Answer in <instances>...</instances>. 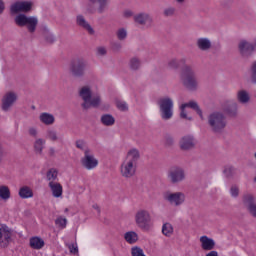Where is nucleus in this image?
Instances as JSON below:
<instances>
[{"mask_svg":"<svg viewBox=\"0 0 256 256\" xmlns=\"http://www.w3.org/2000/svg\"><path fill=\"white\" fill-rule=\"evenodd\" d=\"M124 239L126 243L133 245L139 241V235L135 231H129L124 234Z\"/></svg>","mask_w":256,"mask_h":256,"instance_id":"29","label":"nucleus"},{"mask_svg":"<svg viewBox=\"0 0 256 256\" xmlns=\"http://www.w3.org/2000/svg\"><path fill=\"white\" fill-rule=\"evenodd\" d=\"M96 53L97 55H99L100 57H103L105 55H107V49L103 46H100L96 49Z\"/></svg>","mask_w":256,"mask_h":256,"instance_id":"49","label":"nucleus"},{"mask_svg":"<svg viewBox=\"0 0 256 256\" xmlns=\"http://www.w3.org/2000/svg\"><path fill=\"white\" fill-rule=\"evenodd\" d=\"M117 39L119 41H125L127 39V29L120 28L116 32Z\"/></svg>","mask_w":256,"mask_h":256,"instance_id":"40","label":"nucleus"},{"mask_svg":"<svg viewBox=\"0 0 256 256\" xmlns=\"http://www.w3.org/2000/svg\"><path fill=\"white\" fill-rule=\"evenodd\" d=\"M18 195L21 199H31L33 197V190L29 186H23L20 188Z\"/></svg>","mask_w":256,"mask_h":256,"instance_id":"31","label":"nucleus"},{"mask_svg":"<svg viewBox=\"0 0 256 256\" xmlns=\"http://www.w3.org/2000/svg\"><path fill=\"white\" fill-rule=\"evenodd\" d=\"M236 99L242 105H247L251 101V96L247 90H239L236 94Z\"/></svg>","mask_w":256,"mask_h":256,"instance_id":"27","label":"nucleus"},{"mask_svg":"<svg viewBox=\"0 0 256 256\" xmlns=\"http://www.w3.org/2000/svg\"><path fill=\"white\" fill-rule=\"evenodd\" d=\"M134 23L143 27L145 25L151 27V25H153V17L147 12H140L134 15Z\"/></svg>","mask_w":256,"mask_h":256,"instance_id":"18","label":"nucleus"},{"mask_svg":"<svg viewBox=\"0 0 256 256\" xmlns=\"http://www.w3.org/2000/svg\"><path fill=\"white\" fill-rule=\"evenodd\" d=\"M164 141L166 147H173L175 145V138L171 134H165Z\"/></svg>","mask_w":256,"mask_h":256,"instance_id":"41","label":"nucleus"},{"mask_svg":"<svg viewBox=\"0 0 256 256\" xmlns=\"http://www.w3.org/2000/svg\"><path fill=\"white\" fill-rule=\"evenodd\" d=\"M17 99H19L17 93L13 91L6 92L1 99V110L4 113H9L13 109V105L17 103Z\"/></svg>","mask_w":256,"mask_h":256,"instance_id":"10","label":"nucleus"},{"mask_svg":"<svg viewBox=\"0 0 256 256\" xmlns=\"http://www.w3.org/2000/svg\"><path fill=\"white\" fill-rule=\"evenodd\" d=\"M82 167L87 169L88 171H91V169H95L97 165H99V160L96 159V157L91 154V150L86 149L84 151V157L81 158Z\"/></svg>","mask_w":256,"mask_h":256,"instance_id":"17","label":"nucleus"},{"mask_svg":"<svg viewBox=\"0 0 256 256\" xmlns=\"http://www.w3.org/2000/svg\"><path fill=\"white\" fill-rule=\"evenodd\" d=\"M122 45L119 42L112 43V49L113 51H121Z\"/></svg>","mask_w":256,"mask_h":256,"instance_id":"54","label":"nucleus"},{"mask_svg":"<svg viewBox=\"0 0 256 256\" xmlns=\"http://www.w3.org/2000/svg\"><path fill=\"white\" fill-rule=\"evenodd\" d=\"M237 47L240 57L242 59H249V57H253V53L256 51V41L251 43L246 39H241Z\"/></svg>","mask_w":256,"mask_h":256,"instance_id":"9","label":"nucleus"},{"mask_svg":"<svg viewBox=\"0 0 256 256\" xmlns=\"http://www.w3.org/2000/svg\"><path fill=\"white\" fill-rule=\"evenodd\" d=\"M168 179L173 185H177V183H182L185 181V169L174 166L168 172Z\"/></svg>","mask_w":256,"mask_h":256,"instance_id":"15","label":"nucleus"},{"mask_svg":"<svg viewBox=\"0 0 256 256\" xmlns=\"http://www.w3.org/2000/svg\"><path fill=\"white\" fill-rule=\"evenodd\" d=\"M56 225H58V227H60L61 229H65V227H67V218H63V217H58L55 220Z\"/></svg>","mask_w":256,"mask_h":256,"instance_id":"46","label":"nucleus"},{"mask_svg":"<svg viewBox=\"0 0 256 256\" xmlns=\"http://www.w3.org/2000/svg\"><path fill=\"white\" fill-rule=\"evenodd\" d=\"M43 145H45V140L42 138H38L34 142V151L38 155H42L43 153Z\"/></svg>","mask_w":256,"mask_h":256,"instance_id":"36","label":"nucleus"},{"mask_svg":"<svg viewBox=\"0 0 256 256\" xmlns=\"http://www.w3.org/2000/svg\"><path fill=\"white\" fill-rule=\"evenodd\" d=\"M131 255L132 256H146L145 253H143V249L139 246H134L131 248Z\"/></svg>","mask_w":256,"mask_h":256,"instance_id":"44","label":"nucleus"},{"mask_svg":"<svg viewBox=\"0 0 256 256\" xmlns=\"http://www.w3.org/2000/svg\"><path fill=\"white\" fill-rule=\"evenodd\" d=\"M251 73L252 83L256 84V61H254L251 65Z\"/></svg>","mask_w":256,"mask_h":256,"instance_id":"47","label":"nucleus"},{"mask_svg":"<svg viewBox=\"0 0 256 256\" xmlns=\"http://www.w3.org/2000/svg\"><path fill=\"white\" fill-rule=\"evenodd\" d=\"M3 11H5V2L0 0V15H3Z\"/></svg>","mask_w":256,"mask_h":256,"instance_id":"55","label":"nucleus"},{"mask_svg":"<svg viewBox=\"0 0 256 256\" xmlns=\"http://www.w3.org/2000/svg\"><path fill=\"white\" fill-rule=\"evenodd\" d=\"M45 137H46V139H48L49 141H52L53 143H55L57 141H62L61 137H59V135L57 134V132L53 128H49L46 131V136Z\"/></svg>","mask_w":256,"mask_h":256,"instance_id":"32","label":"nucleus"},{"mask_svg":"<svg viewBox=\"0 0 256 256\" xmlns=\"http://www.w3.org/2000/svg\"><path fill=\"white\" fill-rule=\"evenodd\" d=\"M163 198L170 205H174V207H181L183 203H185V193L183 192H165L163 194Z\"/></svg>","mask_w":256,"mask_h":256,"instance_id":"13","label":"nucleus"},{"mask_svg":"<svg viewBox=\"0 0 256 256\" xmlns=\"http://www.w3.org/2000/svg\"><path fill=\"white\" fill-rule=\"evenodd\" d=\"M196 47L199 51H211V49H213V42L207 37H201L196 40Z\"/></svg>","mask_w":256,"mask_h":256,"instance_id":"21","label":"nucleus"},{"mask_svg":"<svg viewBox=\"0 0 256 256\" xmlns=\"http://www.w3.org/2000/svg\"><path fill=\"white\" fill-rule=\"evenodd\" d=\"M135 223L139 229H149V225H151V214L147 210H138L135 214Z\"/></svg>","mask_w":256,"mask_h":256,"instance_id":"11","label":"nucleus"},{"mask_svg":"<svg viewBox=\"0 0 256 256\" xmlns=\"http://www.w3.org/2000/svg\"><path fill=\"white\" fill-rule=\"evenodd\" d=\"M14 23L17 27H26L28 32L35 33V31H37V26L39 25V19L37 16H27L20 13L14 18Z\"/></svg>","mask_w":256,"mask_h":256,"instance_id":"6","label":"nucleus"},{"mask_svg":"<svg viewBox=\"0 0 256 256\" xmlns=\"http://www.w3.org/2000/svg\"><path fill=\"white\" fill-rule=\"evenodd\" d=\"M76 147H77V149H81V151H85V141L77 140Z\"/></svg>","mask_w":256,"mask_h":256,"instance_id":"52","label":"nucleus"},{"mask_svg":"<svg viewBox=\"0 0 256 256\" xmlns=\"http://www.w3.org/2000/svg\"><path fill=\"white\" fill-rule=\"evenodd\" d=\"M223 175L226 179H233V177L237 175V168L231 165L225 166L223 169Z\"/></svg>","mask_w":256,"mask_h":256,"instance_id":"30","label":"nucleus"},{"mask_svg":"<svg viewBox=\"0 0 256 256\" xmlns=\"http://www.w3.org/2000/svg\"><path fill=\"white\" fill-rule=\"evenodd\" d=\"M79 97L83 100L81 107L84 111H89L91 107L97 109L101 105V96L99 94L93 95L89 86H83L79 90Z\"/></svg>","mask_w":256,"mask_h":256,"instance_id":"3","label":"nucleus"},{"mask_svg":"<svg viewBox=\"0 0 256 256\" xmlns=\"http://www.w3.org/2000/svg\"><path fill=\"white\" fill-rule=\"evenodd\" d=\"M242 203L249 215L256 219V198L251 193H246L242 196Z\"/></svg>","mask_w":256,"mask_h":256,"instance_id":"14","label":"nucleus"},{"mask_svg":"<svg viewBox=\"0 0 256 256\" xmlns=\"http://www.w3.org/2000/svg\"><path fill=\"white\" fill-rule=\"evenodd\" d=\"M32 109H35V106H32Z\"/></svg>","mask_w":256,"mask_h":256,"instance_id":"61","label":"nucleus"},{"mask_svg":"<svg viewBox=\"0 0 256 256\" xmlns=\"http://www.w3.org/2000/svg\"><path fill=\"white\" fill-rule=\"evenodd\" d=\"M208 125L212 133H223L227 127V117L223 112H212L208 115Z\"/></svg>","mask_w":256,"mask_h":256,"instance_id":"5","label":"nucleus"},{"mask_svg":"<svg viewBox=\"0 0 256 256\" xmlns=\"http://www.w3.org/2000/svg\"><path fill=\"white\" fill-rule=\"evenodd\" d=\"M44 41H46L48 45H53V43H55V36L49 31L44 32Z\"/></svg>","mask_w":256,"mask_h":256,"instance_id":"42","label":"nucleus"},{"mask_svg":"<svg viewBox=\"0 0 256 256\" xmlns=\"http://www.w3.org/2000/svg\"><path fill=\"white\" fill-rule=\"evenodd\" d=\"M195 145V137L193 135H185L179 141L181 151H191V149H195Z\"/></svg>","mask_w":256,"mask_h":256,"instance_id":"20","label":"nucleus"},{"mask_svg":"<svg viewBox=\"0 0 256 256\" xmlns=\"http://www.w3.org/2000/svg\"><path fill=\"white\" fill-rule=\"evenodd\" d=\"M28 134L30 135V137H34V139H37V135L39 134V132L35 127H30L28 129Z\"/></svg>","mask_w":256,"mask_h":256,"instance_id":"50","label":"nucleus"},{"mask_svg":"<svg viewBox=\"0 0 256 256\" xmlns=\"http://www.w3.org/2000/svg\"><path fill=\"white\" fill-rule=\"evenodd\" d=\"M48 187L51 189L53 197L59 198L63 196V186L59 182H49Z\"/></svg>","mask_w":256,"mask_h":256,"instance_id":"25","label":"nucleus"},{"mask_svg":"<svg viewBox=\"0 0 256 256\" xmlns=\"http://www.w3.org/2000/svg\"><path fill=\"white\" fill-rule=\"evenodd\" d=\"M116 107L119 109V111H129V106L127 105V102L117 100L116 101Z\"/></svg>","mask_w":256,"mask_h":256,"instance_id":"43","label":"nucleus"},{"mask_svg":"<svg viewBox=\"0 0 256 256\" xmlns=\"http://www.w3.org/2000/svg\"><path fill=\"white\" fill-rule=\"evenodd\" d=\"M68 249L73 255H77V253H79V248L77 247V244L68 245Z\"/></svg>","mask_w":256,"mask_h":256,"instance_id":"48","label":"nucleus"},{"mask_svg":"<svg viewBox=\"0 0 256 256\" xmlns=\"http://www.w3.org/2000/svg\"><path fill=\"white\" fill-rule=\"evenodd\" d=\"M76 25H78V27H82V29H85L89 35H95V30L93 27H91V24L87 22L84 15H78L76 17Z\"/></svg>","mask_w":256,"mask_h":256,"instance_id":"22","label":"nucleus"},{"mask_svg":"<svg viewBox=\"0 0 256 256\" xmlns=\"http://www.w3.org/2000/svg\"><path fill=\"white\" fill-rule=\"evenodd\" d=\"M33 7V3L30 1H17L10 6L11 15H17V13H29Z\"/></svg>","mask_w":256,"mask_h":256,"instance_id":"16","label":"nucleus"},{"mask_svg":"<svg viewBox=\"0 0 256 256\" xmlns=\"http://www.w3.org/2000/svg\"><path fill=\"white\" fill-rule=\"evenodd\" d=\"M110 3L111 0H86L85 13L87 15H95V13L103 15L109 8Z\"/></svg>","mask_w":256,"mask_h":256,"instance_id":"7","label":"nucleus"},{"mask_svg":"<svg viewBox=\"0 0 256 256\" xmlns=\"http://www.w3.org/2000/svg\"><path fill=\"white\" fill-rule=\"evenodd\" d=\"M58 175H59V172L57 171V169L50 168L46 172V179H47V181H49V183H55V181H57Z\"/></svg>","mask_w":256,"mask_h":256,"instance_id":"34","label":"nucleus"},{"mask_svg":"<svg viewBox=\"0 0 256 256\" xmlns=\"http://www.w3.org/2000/svg\"><path fill=\"white\" fill-rule=\"evenodd\" d=\"M12 232L5 224L0 225V246L7 247L11 243Z\"/></svg>","mask_w":256,"mask_h":256,"instance_id":"19","label":"nucleus"},{"mask_svg":"<svg viewBox=\"0 0 256 256\" xmlns=\"http://www.w3.org/2000/svg\"><path fill=\"white\" fill-rule=\"evenodd\" d=\"M55 153H56L55 148L50 147L48 150L49 157H55Z\"/></svg>","mask_w":256,"mask_h":256,"instance_id":"56","label":"nucleus"},{"mask_svg":"<svg viewBox=\"0 0 256 256\" xmlns=\"http://www.w3.org/2000/svg\"><path fill=\"white\" fill-rule=\"evenodd\" d=\"M123 17H125V19H130V17H135V15L131 10H124Z\"/></svg>","mask_w":256,"mask_h":256,"instance_id":"53","label":"nucleus"},{"mask_svg":"<svg viewBox=\"0 0 256 256\" xmlns=\"http://www.w3.org/2000/svg\"><path fill=\"white\" fill-rule=\"evenodd\" d=\"M168 65L171 69H179V65H183L180 69V83L187 91H197L199 89L195 65L187 64V58H181L180 60L172 59Z\"/></svg>","mask_w":256,"mask_h":256,"instance_id":"1","label":"nucleus"},{"mask_svg":"<svg viewBox=\"0 0 256 256\" xmlns=\"http://www.w3.org/2000/svg\"><path fill=\"white\" fill-rule=\"evenodd\" d=\"M101 123L106 127H111L115 125V117L111 114H104L101 116Z\"/></svg>","mask_w":256,"mask_h":256,"instance_id":"33","label":"nucleus"},{"mask_svg":"<svg viewBox=\"0 0 256 256\" xmlns=\"http://www.w3.org/2000/svg\"><path fill=\"white\" fill-rule=\"evenodd\" d=\"M224 113L228 117H231L232 119H236L237 115H239V105L236 102H232L228 104L224 108Z\"/></svg>","mask_w":256,"mask_h":256,"instance_id":"23","label":"nucleus"},{"mask_svg":"<svg viewBox=\"0 0 256 256\" xmlns=\"http://www.w3.org/2000/svg\"><path fill=\"white\" fill-rule=\"evenodd\" d=\"M201 247L204 251H213L215 249V240L207 236L200 237Z\"/></svg>","mask_w":256,"mask_h":256,"instance_id":"24","label":"nucleus"},{"mask_svg":"<svg viewBox=\"0 0 256 256\" xmlns=\"http://www.w3.org/2000/svg\"><path fill=\"white\" fill-rule=\"evenodd\" d=\"M30 247L31 249H43V247H45V240H43V238L39 237V236H34L30 238Z\"/></svg>","mask_w":256,"mask_h":256,"instance_id":"26","label":"nucleus"},{"mask_svg":"<svg viewBox=\"0 0 256 256\" xmlns=\"http://www.w3.org/2000/svg\"><path fill=\"white\" fill-rule=\"evenodd\" d=\"M141 159V152L137 148L127 152L126 159L120 165V175L124 179H131L137 173V163Z\"/></svg>","mask_w":256,"mask_h":256,"instance_id":"2","label":"nucleus"},{"mask_svg":"<svg viewBox=\"0 0 256 256\" xmlns=\"http://www.w3.org/2000/svg\"><path fill=\"white\" fill-rule=\"evenodd\" d=\"M160 110V117L163 121L173 119V99L170 97H163L157 101Z\"/></svg>","mask_w":256,"mask_h":256,"instance_id":"8","label":"nucleus"},{"mask_svg":"<svg viewBox=\"0 0 256 256\" xmlns=\"http://www.w3.org/2000/svg\"><path fill=\"white\" fill-rule=\"evenodd\" d=\"M177 15V8L170 6L163 10V16L164 17H175Z\"/></svg>","mask_w":256,"mask_h":256,"instance_id":"39","label":"nucleus"},{"mask_svg":"<svg viewBox=\"0 0 256 256\" xmlns=\"http://www.w3.org/2000/svg\"><path fill=\"white\" fill-rule=\"evenodd\" d=\"M162 233L165 237H171V235H173V225H171V223L163 224Z\"/></svg>","mask_w":256,"mask_h":256,"instance_id":"38","label":"nucleus"},{"mask_svg":"<svg viewBox=\"0 0 256 256\" xmlns=\"http://www.w3.org/2000/svg\"><path fill=\"white\" fill-rule=\"evenodd\" d=\"M87 69H89V62L84 57H76L70 61L69 73L75 79H81L85 77Z\"/></svg>","mask_w":256,"mask_h":256,"instance_id":"4","label":"nucleus"},{"mask_svg":"<svg viewBox=\"0 0 256 256\" xmlns=\"http://www.w3.org/2000/svg\"><path fill=\"white\" fill-rule=\"evenodd\" d=\"M93 209H95L96 211H98V213H101V208H99V205L97 204H93Z\"/></svg>","mask_w":256,"mask_h":256,"instance_id":"59","label":"nucleus"},{"mask_svg":"<svg viewBox=\"0 0 256 256\" xmlns=\"http://www.w3.org/2000/svg\"><path fill=\"white\" fill-rule=\"evenodd\" d=\"M239 193H240L239 186L234 184L230 187V195L231 197H233V199H237V197H239Z\"/></svg>","mask_w":256,"mask_h":256,"instance_id":"45","label":"nucleus"},{"mask_svg":"<svg viewBox=\"0 0 256 256\" xmlns=\"http://www.w3.org/2000/svg\"><path fill=\"white\" fill-rule=\"evenodd\" d=\"M187 107L196 111L197 115H199V117L202 121H203V119H205L203 117V110H201V108L199 107V104H197V102H195V101H190V102L184 103L180 106V117H181V119H187L188 121L193 120L192 117L187 116V111H185V109H187Z\"/></svg>","mask_w":256,"mask_h":256,"instance_id":"12","label":"nucleus"},{"mask_svg":"<svg viewBox=\"0 0 256 256\" xmlns=\"http://www.w3.org/2000/svg\"><path fill=\"white\" fill-rule=\"evenodd\" d=\"M129 68L131 71H139L141 69V59L138 57H132L129 60Z\"/></svg>","mask_w":256,"mask_h":256,"instance_id":"35","label":"nucleus"},{"mask_svg":"<svg viewBox=\"0 0 256 256\" xmlns=\"http://www.w3.org/2000/svg\"><path fill=\"white\" fill-rule=\"evenodd\" d=\"M176 3H179L180 5H183V3H185V0H175Z\"/></svg>","mask_w":256,"mask_h":256,"instance_id":"60","label":"nucleus"},{"mask_svg":"<svg viewBox=\"0 0 256 256\" xmlns=\"http://www.w3.org/2000/svg\"><path fill=\"white\" fill-rule=\"evenodd\" d=\"M206 256H219V253L217 251H210Z\"/></svg>","mask_w":256,"mask_h":256,"instance_id":"57","label":"nucleus"},{"mask_svg":"<svg viewBox=\"0 0 256 256\" xmlns=\"http://www.w3.org/2000/svg\"><path fill=\"white\" fill-rule=\"evenodd\" d=\"M234 0H223L221 5L224 7V9H229L231 5H233Z\"/></svg>","mask_w":256,"mask_h":256,"instance_id":"51","label":"nucleus"},{"mask_svg":"<svg viewBox=\"0 0 256 256\" xmlns=\"http://www.w3.org/2000/svg\"><path fill=\"white\" fill-rule=\"evenodd\" d=\"M3 155H5V151H3V146L0 145V161L3 159Z\"/></svg>","mask_w":256,"mask_h":256,"instance_id":"58","label":"nucleus"},{"mask_svg":"<svg viewBox=\"0 0 256 256\" xmlns=\"http://www.w3.org/2000/svg\"><path fill=\"white\" fill-rule=\"evenodd\" d=\"M11 198V190H9L8 186H0V199L7 201V199Z\"/></svg>","mask_w":256,"mask_h":256,"instance_id":"37","label":"nucleus"},{"mask_svg":"<svg viewBox=\"0 0 256 256\" xmlns=\"http://www.w3.org/2000/svg\"><path fill=\"white\" fill-rule=\"evenodd\" d=\"M39 119L44 125H53L55 123V116L47 112L40 114Z\"/></svg>","mask_w":256,"mask_h":256,"instance_id":"28","label":"nucleus"}]
</instances>
